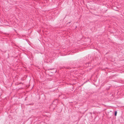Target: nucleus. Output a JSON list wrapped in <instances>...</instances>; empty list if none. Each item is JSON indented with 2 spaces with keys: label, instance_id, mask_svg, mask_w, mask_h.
<instances>
[{
  "label": "nucleus",
  "instance_id": "nucleus-1",
  "mask_svg": "<svg viewBox=\"0 0 124 124\" xmlns=\"http://www.w3.org/2000/svg\"><path fill=\"white\" fill-rule=\"evenodd\" d=\"M117 113V112L116 111H115V115L116 116V115Z\"/></svg>",
  "mask_w": 124,
  "mask_h": 124
}]
</instances>
